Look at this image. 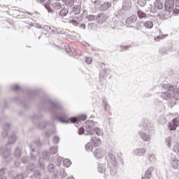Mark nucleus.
<instances>
[{
    "label": "nucleus",
    "instance_id": "obj_18",
    "mask_svg": "<svg viewBox=\"0 0 179 179\" xmlns=\"http://www.w3.org/2000/svg\"><path fill=\"white\" fill-rule=\"evenodd\" d=\"M66 52H68V53L72 52V50H71V48H66Z\"/></svg>",
    "mask_w": 179,
    "mask_h": 179
},
{
    "label": "nucleus",
    "instance_id": "obj_14",
    "mask_svg": "<svg viewBox=\"0 0 179 179\" xmlns=\"http://www.w3.org/2000/svg\"><path fill=\"white\" fill-rule=\"evenodd\" d=\"M55 153H57V148L53 147L51 148V154L52 155H55Z\"/></svg>",
    "mask_w": 179,
    "mask_h": 179
},
{
    "label": "nucleus",
    "instance_id": "obj_24",
    "mask_svg": "<svg viewBox=\"0 0 179 179\" xmlns=\"http://www.w3.org/2000/svg\"><path fill=\"white\" fill-rule=\"evenodd\" d=\"M107 19V17H105V20Z\"/></svg>",
    "mask_w": 179,
    "mask_h": 179
},
{
    "label": "nucleus",
    "instance_id": "obj_11",
    "mask_svg": "<svg viewBox=\"0 0 179 179\" xmlns=\"http://www.w3.org/2000/svg\"><path fill=\"white\" fill-rule=\"evenodd\" d=\"M85 62H87L89 65H90V64L93 62V59H92V57H86Z\"/></svg>",
    "mask_w": 179,
    "mask_h": 179
},
{
    "label": "nucleus",
    "instance_id": "obj_16",
    "mask_svg": "<svg viewBox=\"0 0 179 179\" xmlns=\"http://www.w3.org/2000/svg\"><path fill=\"white\" fill-rule=\"evenodd\" d=\"M143 136H145V134H143V135L141 136V138H143V139L144 141H149V137L145 138V137H143Z\"/></svg>",
    "mask_w": 179,
    "mask_h": 179
},
{
    "label": "nucleus",
    "instance_id": "obj_6",
    "mask_svg": "<svg viewBox=\"0 0 179 179\" xmlns=\"http://www.w3.org/2000/svg\"><path fill=\"white\" fill-rule=\"evenodd\" d=\"M94 155L95 156V157H96L97 159H100L101 158V150L100 149H96L94 152Z\"/></svg>",
    "mask_w": 179,
    "mask_h": 179
},
{
    "label": "nucleus",
    "instance_id": "obj_23",
    "mask_svg": "<svg viewBox=\"0 0 179 179\" xmlns=\"http://www.w3.org/2000/svg\"><path fill=\"white\" fill-rule=\"evenodd\" d=\"M87 44V47H89V44L86 43Z\"/></svg>",
    "mask_w": 179,
    "mask_h": 179
},
{
    "label": "nucleus",
    "instance_id": "obj_8",
    "mask_svg": "<svg viewBox=\"0 0 179 179\" xmlns=\"http://www.w3.org/2000/svg\"><path fill=\"white\" fill-rule=\"evenodd\" d=\"M137 13H138V17L140 18L146 17V13H143L142 10H138Z\"/></svg>",
    "mask_w": 179,
    "mask_h": 179
},
{
    "label": "nucleus",
    "instance_id": "obj_17",
    "mask_svg": "<svg viewBox=\"0 0 179 179\" xmlns=\"http://www.w3.org/2000/svg\"><path fill=\"white\" fill-rule=\"evenodd\" d=\"M173 13H175V15H178V13H179V9H175V10H173Z\"/></svg>",
    "mask_w": 179,
    "mask_h": 179
},
{
    "label": "nucleus",
    "instance_id": "obj_1",
    "mask_svg": "<svg viewBox=\"0 0 179 179\" xmlns=\"http://www.w3.org/2000/svg\"><path fill=\"white\" fill-rule=\"evenodd\" d=\"M86 118H87L86 115H79L78 117H71L70 119V121L72 124H79L80 121H86Z\"/></svg>",
    "mask_w": 179,
    "mask_h": 179
},
{
    "label": "nucleus",
    "instance_id": "obj_22",
    "mask_svg": "<svg viewBox=\"0 0 179 179\" xmlns=\"http://www.w3.org/2000/svg\"><path fill=\"white\" fill-rule=\"evenodd\" d=\"M41 2H45V1L47 0H39ZM48 1H50V0H48Z\"/></svg>",
    "mask_w": 179,
    "mask_h": 179
},
{
    "label": "nucleus",
    "instance_id": "obj_19",
    "mask_svg": "<svg viewBox=\"0 0 179 179\" xmlns=\"http://www.w3.org/2000/svg\"><path fill=\"white\" fill-rule=\"evenodd\" d=\"M60 122H69V120H64L62 119L59 120Z\"/></svg>",
    "mask_w": 179,
    "mask_h": 179
},
{
    "label": "nucleus",
    "instance_id": "obj_5",
    "mask_svg": "<svg viewBox=\"0 0 179 179\" xmlns=\"http://www.w3.org/2000/svg\"><path fill=\"white\" fill-rule=\"evenodd\" d=\"M165 6L166 9H173L174 8V0H167Z\"/></svg>",
    "mask_w": 179,
    "mask_h": 179
},
{
    "label": "nucleus",
    "instance_id": "obj_9",
    "mask_svg": "<svg viewBox=\"0 0 179 179\" xmlns=\"http://www.w3.org/2000/svg\"><path fill=\"white\" fill-rule=\"evenodd\" d=\"M60 15L62 16H66L68 15V10L66 9H62L60 10Z\"/></svg>",
    "mask_w": 179,
    "mask_h": 179
},
{
    "label": "nucleus",
    "instance_id": "obj_7",
    "mask_svg": "<svg viewBox=\"0 0 179 179\" xmlns=\"http://www.w3.org/2000/svg\"><path fill=\"white\" fill-rule=\"evenodd\" d=\"M144 26L146 27V29H152V27H153V22L151 21H146L144 23Z\"/></svg>",
    "mask_w": 179,
    "mask_h": 179
},
{
    "label": "nucleus",
    "instance_id": "obj_4",
    "mask_svg": "<svg viewBox=\"0 0 179 179\" xmlns=\"http://www.w3.org/2000/svg\"><path fill=\"white\" fill-rule=\"evenodd\" d=\"M91 142L95 147L100 146L101 145V141L96 137H92L91 138Z\"/></svg>",
    "mask_w": 179,
    "mask_h": 179
},
{
    "label": "nucleus",
    "instance_id": "obj_2",
    "mask_svg": "<svg viewBox=\"0 0 179 179\" xmlns=\"http://www.w3.org/2000/svg\"><path fill=\"white\" fill-rule=\"evenodd\" d=\"M177 127H178V120H177V119H173L169 124L170 131H175Z\"/></svg>",
    "mask_w": 179,
    "mask_h": 179
},
{
    "label": "nucleus",
    "instance_id": "obj_10",
    "mask_svg": "<svg viewBox=\"0 0 179 179\" xmlns=\"http://www.w3.org/2000/svg\"><path fill=\"white\" fill-rule=\"evenodd\" d=\"M64 166H65V167H69V166H71V161L68 159H64Z\"/></svg>",
    "mask_w": 179,
    "mask_h": 179
},
{
    "label": "nucleus",
    "instance_id": "obj_25",
    "mask_svg": "<svg viewBox=\"0 0 179 179\" xmlns=\"http://www.w3.org/2000/svg\"><path fill=\"white\" fill-rule=\"evenodd\" d=\"M85 45H87V44Z\"/></svg>",
    "mask_w": 179,
    "mask_h": 179
},
{
    "label": "nucleus",
    "instance_id": "obj_20",
    "mask_svg": "<svg viewBox=\"0 0 179 179\" xmlns=\"http://www.w3.org/2000/svg\"><path fill=\"white\" fill-rule=\"evenodd\" d=\"M176 6H177L178 8H179V0H177L176 1Z\"/></svg>",
    "mask_w": 179,
    "mask_h": 179
},
{
    "label": "nucleus",
    "instance_id": "obj_13",
    "mask_svg": "<svg viewBox=\"0 0 179 179\" xmlns=\"http://www.w3.org/2000/svg\"><path fill=\"white\" fill-rule=\"evenodd\" d=\"M78 134L79 135H83L85 134V129L83 127H81L78 129Z\"/></svg>",
    "mask_w": 179,
    "mask_h": 179
},
{
    "label": "nucleus",
    "instance_id": "obj_26",
    "mask_svg": "<svg viewBox=\"0 0 179 179\" xmlns=\"http://www.w3.org/2000/svg\"><path fill=\"white\" fill-rule=\"evenodd\" d=\"M85 45H87V44Z\"/></svg>",
    "mask_w": 179,
    "mask_h": 179
},
{
    "label": "nucleus",
    "instance_id": "obj_3",
    "mask_svg": "<svg viewBox=\"0 0 179 179\" xmlns=\"http://www.w3.org/2000/svg\"><path fill=\"white\" fill-rule=\"evenodd\" d=\"M88 133L90 134V135H94V134H96V135H98L99 136H100V135L103 134L101 132V130L99 128L90 129L88 131Z\"/></svg>",
    "mask_w": 179,
    "mask_h": 179
},
{
    "label": "nucleus",
    "instance_id": "obj_15",
    "mask_svg": "<svg viewBox=\"0 0 179 179\" xmlns=\"http://www.w3.org/2000/svg\"><path fill=\"white\" fill-rule=\"evenodd\" d=\"M53 142H55V143H58V142H59V138L58 137H54Z\"/></svg>",
    "mask_w": 179,
    "mask_h": 179
},
{
    "label": "nucleus",
    "instance_id": "obj_12",
    "mask_svg": "<svg viewBox=\"0 0 179 179\" xmlns=\"http://www.w3.org/2000/svg\"><path fill=\"white\" fill-rule=\"evenodd\" d=\"M92 143H88L86 145H85V149L86 150H87L89 152V150H92Z\"/></svg>",
    "mask_w": 179,
    "mask_h": 179
},
{
    "label": "nucleus",
    "instance_id": "obj_21",
    "mask_svg": "<svg viewBox=\"0 0 179 179\" xmlns=\"http://www.w3.org/2000/svg\"><path fill=\"white\" fill-rule=\"evenodd\" d=\"M17 89H19V86H17V85L14 86V87H13L14 90H17Z\"/></svg>",
    "mask_w": 179,
    "mask_h": 179
}]
</instances>
